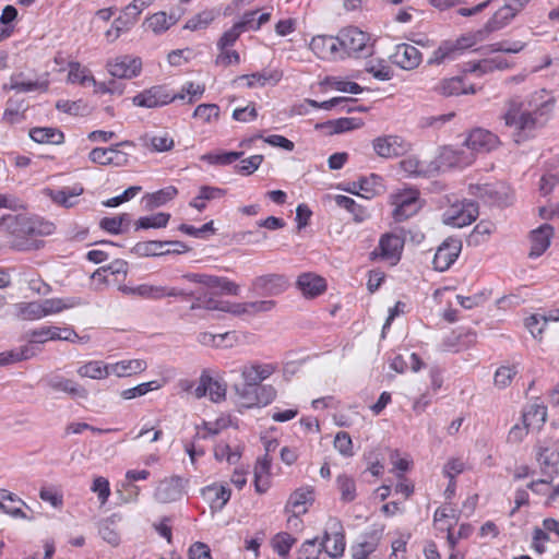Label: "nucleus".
Masks as SVG:
<instances>
[{
    "label": "nucleus",
    "instance_id": "15",
    "mask_svg": "<svg viewBox=\"0 0 559 559\" xmlns=\"http://www.w3.org/2000/svg\"><path fill=\"white\" fill-rule=\"evenodd\" d=\"M499 143L498 136L485 129L473 130L466 140L464 146L475 156L477 153H487L497 147Z\"/></svg>",
    "mask_w": 559,
    "mask_h": 559
},
{
    "label": "nucleus",
    "instance_id": "60",
    "mask_svg": "<svg viewBox=\"0 0 559 559\" xmlns=\"http://www.w3.org/2000/svg\"><path fill=\"white\" fill-rule=\"evenodd\" d=\"M516 373L518 368L515 365L499 367L495 372V385L498 386L499 389L507 388L511 383L512 379L515 377Z\"/></svg>",
    "mask_w": 559,
    "mask_h": 559
},
{
    "label": "nucleus",
    "instance_id": "18",
    "mask_svg": "<svg viewBox=\"0 0 559 559\" xmlns=\"http://www.w3.org/2000/svg\"><path fill=\"white\" fill-rule=\"evenodd\" d=\"M390 60L403 70H414L421 62V52L413 45L399 44L390 56Z\"/></svg>",
    "mask_w": 559,
    "mask_h": 559
},
{
    "label": "nucleus",
    "instance_id": "11",
    "mask_svg": "<svg viewBox=\"0 0 559 559\" xmlns=\"http://www.w3.org/2000/svg\"><path fill=\"white\" fill-rule=\"evenodd\" d=\"M535 450L542 473L555 472L559 463V440L552 438L539 440Z\"/></svg>",
    "mask_w": 559,
    "mask_h": 559
},
{
    "label": "nucleus",
    "instance_id": "44",
    "mask_svg": "<svg viewBox=\"0 0 559 559\" xmlns=\"http://www.w3.org/2000/svg\"><path fill=\"white\" fill-rule=\"evenodd\" d=\"M47 88V85L38 81L24 80L23 73L14 74L10 78L8 84L3 85V90H12L21 93L32 92L36 90Z\"/></svg>",
    "mask_w": 559,
    "mask_h": 559
},
{
    "label": "nucleus",
    "instance_id": "41",
    "mask_svg": "<svg viewBox=\"0 0 559 559\" xmlns=\"http://www.w3.org/2000/svg\"><path fill=\"white\" fill-rule=\"evenodd\" d=\"M198 342L203 346H210V347H228L233 345V342H229L226 344L227 341H234L235 335L233 332H225V333H218L213 334L211 332H201L198 334L197 337Z\"/></svg>",
    "mask_w": 559,
    "mask_h": 559
},
{
    "label": "nucleus",
    "instance_id": "58",
    "mask_svg": "<svg viewBox=\"0 0 559 559\" xmlns=\"http://www.w3.org/2000/svg\"><path fill=\"white\" fill-rule=\"evenodd\" d=\"M214 456L217 461L225 460L229 464H236L239 461L241 453L238 448L235 450H231L229 444L221 442V443L216 444L214 448Z\"/></svg>",
    "mask_w": 559,
    "mask_h": 559
},
{
    "label": "nucleus",
    "instance_id": "51",
    "mask_svg": "<svg viewBox=\"0 0 559 559\" xmlns=\"http://www.w3.org/2000/svg\"><path fill=\"white\" fill-rule=\"evenodd\" d=\"M165 241L159 240H150V241H142L138 242L134 248L133 252L141 257H155V255H162L165 254Z\"/></svg>",
    "mask_w": 559,
    "mask_h": 559
},
{
    "label": "nucleus",
    "instance_id": "5",
    "mask_svg": "<svg viewBox=\"0 0 559 559\" xmlns=\"http://www.w3.org/2000/svg\"><path fill=\"white\" fill-rule=\"evenodd\" d=\"M131 141H122L110 147H95L90 154L88 158L92 163L102 166L112 165L116 167L126 166L129 162V155L119 150L120 146H133Z\"/></svg>",
    "mask_w": 559,
    "mask_h": 559
},
{
    "label": "nucleus",
    "instance_id": "31",
    "mask_svg": "<svg viewBox=\"0 0 559 559\" xmlns=\"http://www.w3.org/2000/svg\"><path fill=\"white\" fill-rule=\"evenodd\" d=\"M516 14L504 4L486 22L484 28L479 29V35L488 36L490 33L499 31L507 26Z\"/></svg>",
    "mask_w": 559,
    "mask_h": 559
},
{
    "label": "nucleus",
    "instance_id": "43",
    "mask_svg": "<svg viewBox=\"0 0 559 559\" xmlns=\"http://www.w3.org/2000/svg\"><path fill=\"white\" fill-rule=\"evenodd\" d=\"M78 374L82 378L91 379H105L109 376L108 364L100 360H92L82 366L76 370Z\"/></svg>",
    "mask_w": 559,
    "mask_h": 559
},
{
    "label": "nucleus",
    "instance_id": "37",
    "mask_svg": "<svg viewBox=\"0 0 559 559\" xmlns=\"http://www.w3.org/2000/svg\"><path fill=\"white\" fill-rule=\"evenodd\" d=\"M522 419L526 427L531 429L539 428L547 419V407L534 402L523 412Z\"/></svg>",
    "mask_w": 559,
    "mask_h": 559
},
{
    "label": "nucleus",
    "instance_id": "24",
    "mask_svg": "<svg viewBox=\"0 0 559 559\" xmlns=\"http://www.w3.org/2000/svg\"><path fill=\"white\" fill-rule=\"evenodd\" d=\"M182 495V481L179 477H171L160 481L155 490V498L160 503L177 501L181 499Z\"/></svg>",
    "mask_w": 559,
    "mask_h": 559
},
{
    "label": "nucleus",
    "instance_id": "42",
    "mask_svg": "<svg viewBox=\"0 0 559 559\" xmlns=\"http://www.w3.org/2000/svg\"><path fill=\"white\" fill-rule=\"evenodd\" d=\"M336 487L341 495V501L344 503L353 502L357 497V488L355 479L347 475L341 474L336 477Z\"/></svg>",
    "mask_w": 559,
    "mask_h": 559
},
{
    "label": "nucleus",
    "instance_id": "48",
    "mask_svg": "<svg viewBox=\"0 0 559 559\" xmlns=\"http://www.w3.org/2000/svg\"><path fill=\"white\" fill-rule=\"evenodd\" d=\"M333 200L337 206L343 207L352 213L356 222H362L367 218L368 214L366 209L362 205L357 204L354 199L337 194L333 198Z\"/></svg>",
    "mask_w": 559,
    "mask_h": 559
},
{
    "label": "nucleus",
    "instance_id": "29",
    "mask_svg": "<svg viewBox=\"0 0 559 559\" xmlns=\"http://www.w3.org/2000/svg\"><path fill=\"white\" fill-rule=\"evenodd\" d=\"M440 158L442 163L449 167L459 168L469 166L474 162L473 153H469L465 146L457 150L453 147H444Z\"/></svg>",
    "mask_w": 559,
    "mask_h": 559
},
{
    "label": "nucleus",
    "instance_id": "22",
    "mask_svg": "<svg viewBox=\"0 0 559 559\" xmlns=\"http://www.w3.org/2000/svg\"><path fill=\"white\" fill-rule=\"evenodd\" d=\"M296 285L306 298H316L326 289V282L314 273H302L298 276Z\"/></svg>",
    "mask_w": 559,
    "mask_h": 559
},
{
    "label": "nucleus",
    "instance_id": "54",
    "mask_svg": "<svg viewBox=\"0 0 559 559\" xmlns=\"http://www.w3.org/2000/svg\"><path fill=\"white\" fill-rule=\"evenodd\" d=\"M68 73V80L71 83H80L85 85L86 83L96 84V81L87 68L82 67L79 62L70 63Z\"/></svg>",
    "mask_w": 559,
    "mask_h": 559
},
{
    "label": "nucleus",
    "instance_id": "12",
    "mask_svg": "<svg viewBox=\"0 0 559 559\" xmlns=\"http://www.w3.org/2000/svg\"><path fill=\"white\" fill-rule=\"evenodd\" d=\"M419 193L417 190H404L393 195V217L396 222H403L413 216L419 210Z\"/></svg>",
    "mask_w": 559,
    "mask_h": 559
},
{
    "label": "nucleus",
    "instance_id": "8",
    "mask_svg": "<svg viewBox=\"0 0 559 559\" xmlns=\"http://www.w3.org/2000/svg\"><path fill=\"white\" fill-rule=\"evenodd\" d=\"M182 277L191 283L200 284L205 288L219 292L225 295L238 296L240 293L239 285L227 277L201 273H189Z\"/></svg>",
    "mask_w": 559,
    "mask_h": 559
},
{
    "label": "nucleus",
    "instance_id": "30",
    "mask_svg": "<svg viewBox=\"0 0 559 559\" xmlns=\"http://www.w3.org/2000/svg\"><path fill=\"white\" fill-rule=\"evenodd\" d=\"M146 368L147 364L143 359H128L108 364L109 376L115 374L119 378L131 377L144 371Z\"/></svg>",
    "mask_w": 559,
    "mask_h": 559
},
{
    "label": "nucleus",
    "instance_id": "2",
    "mask_svg": "<svg viewBox=\"0 0 559 559\" xmlns=\"http://www.w3.org/2000/svg\"><path fill=\"white\" fill-rule=\"evenodd\" d=\"M52 223L38 217H27L25 215L7 214L0 218V233L10 238V245L19 251H27L33 248V236H47L55 231Z\"/></svg>",
    "mask_w": 559,
    "mask_h": 559
},
{
    "label": "nucleus",
    "instance_id": "50",
    "mask_svg": "<svg viewBox=\"0 0 559 559\" xmlns=\"http://www.w3.org/2000/svg\"><path fill=\"white\" fill-rule=\"evenodd\" d=\"M205 308L210 309V310H222V311L235 314V316L251 314V308L249 307V301L239 302V304L224 302V304H221V306H219L217 301L210 299L206 301Z\"/></svg>",
    "mask_w": 559,
    "mask_h": 559
},
{
    "label": "nucleus",
    "instance_id": "6",
    "mask_svg": "<svg viewBox=\"0 0 559 559\" xmlns=\"http://www.w3.org/2000/svg\"><path fill=\"white\" fill-rule=\"evenodd\" d=\"M478 205L474 201L464 200L452 204L443 214V222L453 227H464L476 221Z\"/></svg>",
    "mask_w": 559,
    "mask_h": 559
},
{
    "label": "nucleus",
    "instance_id": "27",
    "mask_svg": "<svg viewBox=\"0 0 559 559\" xmlns=\"http://www.w3.org/2000/svg\"><path fill=\"white\" fill-rule=\"evenodd\" d=\"M47 385L57 392H64L73 397L86 399L87 391L75 381L67 379L59 374L50 376L47 379Z\"/></svg>",
    "mask_w": 559,
    "mask_h": 559
},
{
    "label": "nucleus",
    "instance_id": "56",
    "mask_svg": "<svg viewBox=\"0 0 559 559\" xmlns=\"http://www.w3.org/2000/svg\"><path fill=\"white\" fill-rule=\"evenodd\" d=\"M328 124L332 128V133H343L362 127L364 121L360 118H338L329 121Z\"/></svg>",
    "mask_w": 559,
    "mask_h": 559
},
{
    "label": "nucleus",
    "instance_id": "25",
    "mask_svg": "<svg viewBox=\"0 0 559 559\" xmlns=\"http://www.w3.org/2000/svg\"><path fill=\"white\" fill-rule=\"evenodd\" d=\"M202 496L212 511H221L229 501L231 491L225 485L212 484L202 489Z\"/></svg>",
    "mask_w": 559,
    "mask_h": 559
},
{
    "label": "nucleus",
    "instance_id": "20",
    "mask_svg": "<svg viewBox=\"0 0 559 559\" xmlns=\"http://www.w3.org/2000/svg\"><path fill=\"white\" fill-rule=\"evenodd\" d=\"M404 240L394 234H385L380 238L378 248L372 252V254H378L383 259L391 261L392 264H395L400 258L401 252L403 250Z\"/></svg>",
    "mask_w": 559,
    "mask_h": 559
},
{
    "label": "nucleus",
    "instance_id": "33",
    "mask_svg": "<svg viewBox=\"0 0 559 559\" xmlns=\"http://www.w3.org/2000/svg\"><path fill=\"white\" fill-rule=\"evenodd\" d=\"M27 105L23 98H9L2 115V120L8 124H16L25 120Z\"/></svg>",
    "mask_w": 559,
    "mask_h": 559
},
{
    "label": "nucleus",
    "instance_id": "46",
    "mask_svg": "<svg viewBox=\"0 0 559 559\" xmlns=\"http://www.w3.org/2000/svg\"><path fill=\"white\" fill-rule=\"evenodd\" d=\"M178 193L177 188L168 186L156 192L148 193L144 197L145 205L147 209H155L166 204L173 200Z\"/></svg>",
    "mask_w": 559,
    "mask_h": 559
},
{
    "label": "nucleus",
    "instance_id": "4",
    "mask_svg": "<svg viewBox=\"0 0 559 559\" xmlns=\"http://www.w3.org/2000/svg\"><path fill=\"white\" fill-rule=\"evenodd\" d=\"M289 281L284 274L269 273L252 278L249 290L255 295L275 297L285 293Z\"/></svg>",
    "mask_w": 559,
    "mask_h": 559
},
{
    "label": "nucleus",
    "instance_id": "16",
    "mask_svg": "<svg viewBox=\"0 0 559 559\" xmlns=\"http://www.w3.org/2000/svg\"><path fill=\"white\" fill-rule=\"evenodd\" d=\"M193 394L197 399L207 395L212 402L219 403L226 397V384L213 379L206 371H203Z\"/></svg>",
    "mask_w": 559,
    "mask_h": 559
},
{
    "label": "nucleus",
    "instance_id": "62",
    "mask_svg": "<svg viewBox=\"0 0 559 559\" xmlns=\"http://www.w3.org/2000/svg\"><path fill=\"white\" fill-rule=\"evenodd\" d=\"M158 389V384L156 381L143 382L138 384L134 388L126 389L121 391L120 396L123 400H132L135 397H140L148 393L150 391Z\"/></svg>",
    "mask_w": 559,
    "mask_h": 559
},
{
    "label": "nucleus",
    "instance_id": "19",
    "mask_svg": "<svg viewBox=\"0 0 559 559\" xmlns=\"http://www.w3.org/2000/svg\"><path fill=\"white\" fill-rule=\"evenodd\" d=\"M138 296L145 299L158 300L165 297H191L194 292H187L177 287L141 284L136 286Z\"/></svg>",
    "mask_w": 559,
    "mask_h": 559
},
{
    "label": "nucleus",
    "instance_id": "3",
    "mask_svg": "<svg viewBox=\"0 0 559 559\" xmlns=\"http://www.w3.org/2000/svg\"><path fill=\"white\" fill-rule=\"evenodd\" d=\"M342 59L354 55H370L369 47L370 37L367 33L357 27L349 26L338 32Z\"/></svg>",
    "mask_w": 559,
    "mask_h": 559
},
{
    "label": "nucleus",
    "instance_id": "49",
    "mask_svg": "<svg viewBox=\"0 0 559 559\" xmlns=\"http://www.w3.org/2000/svg\"><path fill=\"white\" fill-rule=\"evenodd\" d=\"M321 547L324 548L325 552L332 558H338L343 556L345 550L344 535L336 533L333 536H330L328 533H325Z\"/></svg>",
    "mask_w": 559,
    "mask_h": 559
},
{
    "label": "nucleus",
    "instance_id": "7",
    "mask_svg": "<svg viewBox=\"0 0 559 559\" xmlns=\"http://www.w3.org/2000/svg\"><path fill=\"white\" fill-rule=\"evenodd\" d=\"M183 98V94H171L165 86L157 85L139 93L132 102L139 107L156 108Z\"/></svg>",
    "mask_w": 559,
    "mask_h": 559
},
{
    "label": "nucleus",
    "instance_id": "38",
    "mask_svg": "<svg viewBox=\"0 0 559 559\" xmlns=\"http://www.w3.org/2000/svg\"><path fill=\"white\" fill-rule=\"evenodd\" d=\"M400 168L412 177H427L435 170L431 165L420 160L416 156H407L400 162Z\"/></svg>",
    "mask_w": 559,
    "mask_h": 559
},
{
    "label": "nucleus",
    "instance_id": "34",
    "mask_svg": "<svg viewBox=\"0 0 559 559\" xmlns=\"http://www.w3.org/2000/svg\"><path fill=\"white\" fill-rule=\"evenodd\" d=\"M80 297L49 298L41 300L45 317L83 305Z\"/></svg>",
    "mask_w": 559,
    "mask_h": 559
},
{
    "label": "nucleus",
    "instance_id": "10",
    "mask_svg": "<svg viewBox=\"0 0 559 559\" xmlns=\"http://www.w3.org/2000/svg\"><path fill=\"white\" fill-rule=\"evenodd\" d=\"M309 48L321 60H343L338 34L336 36L316 35L310 40Z\"/></svg>",
    "mask_w": 559,
    "mask_h": 559
},
{
    "label": "nucleus",
    "instance_id": "36",
    "mask_svg": "<svg viewBox=\"0 0 559 559\" xmlns=\"http://www.w3.org/2000/svg\"><path fill=\"white\" fill-rule=\"evenodd\" d=\"M29 136L33 141L41 144H61L64 141L63 133L51 127H36L29 130Z\"/></svg>",
    "mask_w": 559,
    "mask_h": 559
},
{
    "label": "nucleus",
    "instance_id": "64",
    "mask_svg": "<svg viewBox=\"0 0 559 559\" xmlns=\"http://www.w3.org/2000/svg\"><path fill=\"white\" fill-rule=\"evenodd\" d=\"M296 543V538L288 533H280L274 537L273 546L275 551L285 557L290 551L293 545Z\"/></svg>",
    "mask_w": 559,
    "mask_h": 559
},
{
    "label": "nucleus",
    "instance_id": "52",
    "mask_svg": "<svg viewBox=\"0 0 559 559\" xmlns=\"http://www.w3.org/2000/svg\"><path fill=\"white\" fill-rule=\"evenodd\" d=\"M170 214L159 212L150 216L140 217L135 223V229L163 228L166 227Z\"/></svg>",
    "mask_w": 559,
    "mask_h": 559
},
{
    "label": "nucleus",
    "instance_id": "21",
    "mask_svg": "<svg viewBox=\"0 0 559 559\" xmlns=\"http://www.w3.org/2000/svg\"><path fill=\"white\" fill-rule=\"evenodd\" d=\"M23 507L29 509V507L15 493L0 489V510L5 514L14 519H23L31 521L32 518L27 516L23 511Z\"/></svg>",
    "mask_w": 559,
    "mask_h": 559
},
{
    "label": "nucleus",
    "instance_id": "57",
    "mask_svg": "<svg viewBox=\"0 0 559 559\" xmlns=\"http://www.w3.org/2000/svg\"><path fill=\"white\" fill-rule=\"evenodd\" d=\"M215 14L211 10L202 11L191 19H189L185 25V28L190 31H199L206 28L210 23L214 20Z\"/></svg>",
    "mask_w": 559,
    "mask_h": 559
},
{
    "label": "nucleus",
    "instance_id": "17",
    "mask_svg": "<svg viewBox=\"0 0 559 559\" xmlns=\"http://www.w3.org/2000/svg\"><path fill=\"white\" fill-rule=\"evenodd\" d=\"M234 371L241 373L246 384L258 386L275 371V367L271 364L249 362L233 368L231 372Z\"/></svg>",
    "mask_w": 559,
    "mask_h": 559
},
{
    "label": "nucleus",
    "instance_id": "47",
    "mask_svg": "<svg viewBox=\"0 0 559 559\" xmlns=\"http://www.w3.org/2000/svg\"><path fill=\"white\" fill-rule=\"evenodd\" d=\"M365 70L379 81H389L393 78L392 68L383 59L368 60Z\"/></svg>",
    "mask_w": 559,
    "mask_h": 559
},
{
    "label": "nucleus",
    "instance_id": "9",
    "mask_svg": "<svg viewBox=\"0 0 559 559\" xmlns=\"http://www.w3.org/2000/svg\"><path fill=\"white\" fill-rule=\"evenodd\" d=\"M374 153L382 158L391 159L404 155L409 144L400 135H380L371 142Z\"/></svg>",
    "mask_w": 559,
    "mask_h": 559
},
{
    "label": "nucleus",
    "instance_id": "45",
    "mask_svg": "<svg viewBox=\"0 0 559 559\" xmlns=\"http://www.w3.org/2000/svg\"><path fill=\"white\" fill-rule=\"evenodd\" d=\"M82 192V187H67L57 191L49 190L48 195L55 203L62 205L64 207H72L75 204L73 199L81 195Z\"/></svg>",
    "mask_w": 559,
    "mask_h": 559
},
{
    "label": "nucleus",
    "instance_id": "13",
    "mask_svg": "<svg viewBox=\"0 0 559 559\" xmlns=\"http://www.w3.org/2000/svg\"><path fill=\"white\" fill-rule=\"evenodd\" d=\"M109 74L118 79H132L140 74L142 61L132 56H119L107 61Z\"/></svg>",
    "mask_w": 559,
    "mask_h": 559
},
{
    "label": "nucleus",
    "instance_id": "59",
    "mask_svg": "<svg viewBox=\"0 0 559 559\" xmlns=\"http://www.w3.org/2000/svg\"><path fill=\"white\" fill-rule=\"evenodd\" d=\"M146 23L147 27L155 34H160L167 31L174 24V21L165 12H157L150 16Z\"/></svg>",
    "mask_w": 559,
    "mask_h": 559
},
{
    "label": "nucleus",
    "instance_id": "53",
    "mask_svg": "<svg viewBox=\"0 0 559 559\" xmlns=\"http://www.w3.org/2000/svg\"><path fill=\"white\" fill-rule=\"evenodd\" d=\"M144 144L154 152H167L174 147V139L168 133L145 136Z\"/></svg>",
    "mask_w": 559,
    "mask_h": 559
},
{
    "label": "nucleus",
    "instance_id": "32",
    "mask_svg": "<svg viewBox=\"0 0 559 559\" xmlns=\"http://www.w3.org/2000/svg\"><path fill=\"white\" fill-rule=\"evenodd\" d=\"M436 91L443 96H459L462 94H474L476 91L473 85L466 87L463 79L459 76L444 79L438 83Z\"/></svg>",
    "mask_w": 559,
    "mask_h": 559
},
{
    "label": "nucleus",
    "instance_id": "1",
    "mask_svg": "<svg viewBox=\"0 0 559 559\" xmlns=\"http://www.w3.org/2000/svg\"><path fill=\"white\" fill-rule=\"evenodd\" d=\"M555 99L546 90L533 93L528 99V108L519 97L509 99L502 119L506 126L513 128L515 141L519 143L535 136L544 128L554 109Z\"/></svg>",
    "mask_w": 559,
    "mask_h": 559
},
{
    "label": "nucleus",
    "instance_id": "61",
    "mask_svg": "<svg viewBox=\"0 0 559 559\" xmlns=\"http://www.w3.org/2000/svg\"><path fill=\"white\" fill-rule=\"evenodd\" d=\"M334 448L337 452L345 456L350 457L354 455L353 441L348 432L338 431L334 438Z\"/></svg>",
    "mask_w": 559,
    "mask_h": 559
},
{
    "label": "nucleus",
    "instance_id": "14",
    "mask_svg": "<svg viewBox=\"0 0 559 559\" xmlns=\"http://www.w3.org/2000/svg\"><path fill=\"white\" fill-rule=\"evenodd\" d=\"M462 250V242L455 238L445 239L437 249L432 264L433 269L444 272L456 261Z\"/></svg>",
    "mask_w": 559,
    "mask_h": 559
},
{
    "label": "nucleus",
    "instance_id": "63",
    "mask_svg": "<svg viewBox=\"0 0 559 559\" xmlns=\"http://www.w3.org/2000/svg\"><path fill=\"white\" fill-rule=\"evenodd\" d=\"M237 395L245 401V405L250 407L260 402V399L257 395L258 386L248 385L243 382V384L234 386Z\"/></svg>",
    "mask_w": 559,
    "mask_h": 559
},
{
    "label": "nucleus",
    "instance_id": "28",
    "mask_svg": "<svg viewBox=\"0 0 559 559\" xmlns=\"http://www.w3.org/2000/svg\"><path fill=\"white\" fill-rule=\"evenodd\" d=\"M554 235V228L549 224H544L531 233V258L542 255L550 245V239Z\"/></svg>",
    "mask_w": 559,
    "mask_h": 559
},
{
    "label": "nucleus",
    "instance_id": "40",
    "mask_svg": "<svg viewBox=\"0 0 559 559\" xmlns=\"http://www.w3.org/2000/svg\"><path fill=\"white\" fill-rule=\"evenodd\" d=\"M381 537L382 531L379 530H373L371 532L366 533L362 536V540L356 547L353 548V554H355V556L360 557L369 556L377 549Z\"/></svg>",
    "mask_w": 559,
    "mask_h": 559
},
{
    "label": "nucleus",
    "instance_id": "26",
    "mask_svg": "<svg viewBox=\"0 0 559 559\" xmlns=\"http://www.w3.org/2000/svg\"><path fill=\"white\" fill-rule=\"evenodd\" d=\"M312 502L313 491L309 488H299L289 496L285 510L298 518L308 511V506Z\"/></svg>",
    "mask_w": 559,
    "mask_h": 559
},
{
    "label": "nucleus",
    "instance_id": "55",
    "mask_svg": "<svg viewBox=\"0 0 559 559\" xmlns=\"http://www.w3.org/2000/svg\"><path fill=\"white\" fill-rule=\"evenodd\" d=\"M459 52L455 41L445 40L435 51L429 63H442L445 59L454 58Z\"/></svg>",
    "mask_w": 559,
    "mask_h": 559
},
{
    "label": "nucleus",
    "instance_id": "35",
    "mask_svg": "<svg viewBox=\"0 0 559 559\" xmlns=\"http://www.w3.org/2000/svg\"><path fill=\"white\" fill-rule=\"evenodd\" d=\"M239 80H246L247 86L250 88L253 87H263L267 84L275 85L282 79V72L277 70L262 71L252 74H246L238 78Z\"/></svg>",
    "mask_w": 559,
    "mask_h": 559
},
{
    "label": "nucleus",
    "instance_id": "39",
    "mask_svg": "<svg viewBox=\"0 0 559 559\" xmlns=\"http://www.w3.org/2000/svg\"><path fill=\"white\" fill-rule=\"evenodd\" d=\"M15 316L21 320L36 321L45 318L41 300L14 305Z\"/></svg>",
    "mask_w": 559,
    "mask_h": 559
},
{
    "label": "nucleus",
    "instance_id": "23",
    "mask_svg": "<svg viewBox=\"0 0 559 559\" xmlns=\"http://www.w3.org/2000/svg\"><path fill=\"white\" fill-rule=\"evenodd\" d=\"M122 516L114 513L110 516L103 519L98 523V534L104 542L112 547H118L121 543V535L119 530V523Z\"/></svg>",
    "mask_w": 559,
    "mask_h": 559
}]
</instances>
